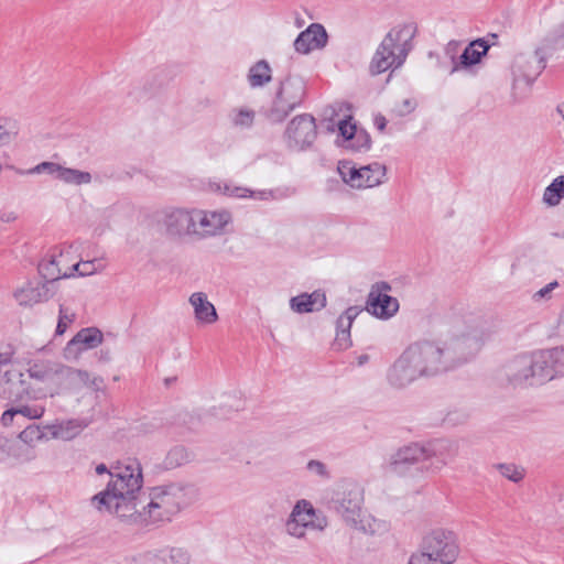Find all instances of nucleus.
<instances>
[{
  "mask_svg": "<svg viewBox=\"0 0 564 564\" xmlns=\"http://www.w3.org/2000/svg\"><path fill=\"white\" fill-rule=\"evenodd\" d=\"M115 471V480L94 502L110 517L128 524H148L171 521L194 499L193 489L182 484L153 487L142 499V467L139 460H129Z\"/></svg>",
  "mask_w": 564,
  "mask_h": 564,
  "instance_id": "1",
  "label": "nucleus"
},
{
  "mask_svg": "<svg viewBox=\"0 0 564 564\" xmlns=\"http://www.w3.org/2000/svg\"><path fill=\"white\" fill-rule=\"evenodd\" d=\"M458 364L438 343L420 339L400 352L387 369L386 380L392 389L403 390L452 371Z\"/></svg>",
  "mask_w": 564,
  "mask_h": 564,
  "instance_id": "2",
  "label": "nucleus"
},
{
  "mask_svg": "<svg viewBox=\"0 0 564 564\" xmlns=\"http://www.w3.org/2000/svg\"><path fill=\"white\" fill-rule=\"evenodd\" d=\"M513 386L542 387L564 377V346L535 349L516 356L506 366Z\"/></svg>",
  "mask_w": 564,
  "mask_h": 564,
  "instance_id": "3",
  "label": "nucleus"
},
{
  "mask_svg": "<svg viewBox=\"0 0 564 564\" xmlns=\"http://www.w3.org/2000/svg\"><path fill=\"white\" fill-rule=\"evenodd\" d=\"M419 550L437 564H454L460 556L457 532L447 525H435L422 535Z\"/></svg>",
  "mask_w": 564,
  "mask_h": 564,
  "instance_id": "4",
  "label": "nucleus"
},
{
  "mask_svg": "<svg viewBox=\"0 0 564 564\" xmlns=\"http://www.w3.org/2000/svg\"><path fill=\"white\" fill-rule=\"evenodd\" d=\"M327 519L318 512L306 499L295 502L284 522V532L295 540H305L310 533H317L325 530Z\"/></svg>",
  "mask_w": 564,
  "mask_h": 564,
  "instance_id": "5",
  "label": "nucleus"
},
{
  "mask_svg": "<svg viewBox=\"0 0 564 564\" xmlns=\"http://www.w3.org/2000/svg\"><path fill=\"white\" fill-rule=\"evenodd\" d=\"M406 35H409V31L403 29L392 30L388 33L372 57L370 72L373 75L381 74L403 64L409 48L406 40L401 41Z\"/></svg>",
  "mask_w": 564,
  "mask_h": 564,
  "instance_id": "6",
  "label": "nucleus"
},
{
  "mask_svg": "<svg viewBox=\"0 0 564 564\" xmlns=\"http://www.w3.org/2000/svg\"><path fill=\"white\" fill-rule=\"evenodd\" d=\"M305 82L299 76L285 78L276 90L275 97L267 110V118L272 123L282 122L303 100Z\"/></svg>",
  "mask_w": 564,
  "mask_h": 564,
  "instance_id": "7",
  "label": "nucleus"
},
{
  "mask_svg": "<svg viewBox=\"0 0 564 564\" xmlns=\"http://www.w3.org/2000/svg\"><path fill=\"white\" fill-rule=\"evenodd\" d=\"M17 349L13 345H0V398L21 400L30 394L24 373L13 365Z\"/></svg>",
  "mask_w": 564,
  "mask_h": 564,
  "instance_id": "8",
  "label": "nucleus"
},
{
  "mask_svg": "<svg viewBox=\"0 0 564 564\" xmlns=\"http://www.w3.org/2000/svg\"><path fill=\"white\" fill-rule=\"evenodd\" d=\"M76 250L72 246L55 247L40 261L39 272L50 283L74 276Z\"/></svg>",
  "mask_w": 564,
  "mask_h": 564,
  "instance_id": "9",
  "label": "nucleus"
},
{
  "mask_svg": "<svg viewBox=\"0 0 564 564\" xmlns=\"http://www.w3.org/2000/svg\"><path fill=\"white\" fill-rule=\"evenodd\" d=\"M338 173L343 181L352 188H370L384 183L387 169L383 164L375 162L357 167L351 161H340Z\"/></svg>",
  "mask_w": 564,
  "mask_h": 564,
  "instance_id": "10",
  "label": "nucleus"
},
{
  "mask_svg": "<svg viewBox=\"0 0 564 564\" xmlns=\"http://www.w3.org/2000/svg\"><path fill=\"white\" fill-rule=\"evenodd\" d=\"M232 217L227 209L194 208V237L209 238L225 234Z\"/></svg>",
  "mask_w": 564,
  "mask_h": 564,
  "instance_id": "11",
  "label": "nucleus"
},
{
  "mask_svg": "<svg viewBox=\"0 0 564 564\" xmlns=\"http://www.w3.org/2000/svg\"><path fill=\"white\" fill-rule=\"evenodd\" d=\"M63 366L51 360H35L28 368L29 377L44 384L40 393H33L32 398L41 399L54 397L61 392V377Z\"/></svg>",
  "mask_w": 564,
  "mask_h": 564,
  "instance_id": "12",
  "label": "nucleus"
},
{
  "mask_svg": "<svg viewBox=\"0 0 564 564\" xmlns=\"http://www.w3.org/2000/svg\"><path fill=\"white\" fill-rule=\"evenodd\" d=\"M52 296L51 283L37 279L21 282L12 292L15 303L24 308H32L37 304L45 303Z\"/></svg>",
  "mask_w": 564,
  "mask_h": 564,
  "instance_id": "13",
  "label": "nucleus"
},
{
  "mask_svg": "<svg viewBox=\"0 0 564 564\" xmlns=\"http://www.w3.org/2000/svg\"><path fill=\"white\" fill-rule=\"evenodd\" d=\"M316 123L311 115L294 117L288 124L285 135L288 145L295 150H304L316 139Z\"/></svg>",
  "mask_w": 564,
  "mask_h": 564,
  "instance_id": "14",
  "label": "nucleus"
},
{
  "mask_svg": "<svg viewBox=\"0 0 564 564\" xmlns=\"http://www.w3.org/2000/svg\"><path fill=\"white\" fill-rule=\"evenodd\" d=\"M161 224L171 237H194V208H165L162 212Z\"/></svg>",
  "mask_w": 564,
  "mask_h": 564,
  "instance_id": "15",
  "label": "nucleus"
},
{
  "mask_svg": "<svg viewBox=\"0 0 564 564\" xmlns=\"http://www.w3.org/2000/svg\"><path fill=\"white\" fill-rule=\"evenodd\" d=\"M390 286L387 283H379L371 288L366 308L380 319H389L399 311V301L389 294Z\"/></svg>",
  "mask_w": 564,
  "mask_h": 564,
  "instance_id": "16",
  "label": "nucleus"
},
{
  "mask_svg": "<svg viewBox=\"0 0 564 564\" xmlns=\"http://www.w3.org/2000/svg\"><path fill=\"white\" fill-rule=\"evenodd\" d=\"M364 488L356 481H343L339 491L337 492V512L341 519L347 521L352 519V516L357 513L364 507Z\"/></svg>",
  "mask_w": 564,
  "mask_h": 564,
  "instance_id": "17",
  "label": "nucleus"
},
{
  "mask_svg": "<svg viewBox=\"0 0 564 564\" xmlns=\"http://www.w3.org/2000/svg\"><path fill=\"white\" fill-rule=\"evenodd\" d=\"M22 445L14 446L13 457L21 463H30L36 458L35 445L50 440L46 425L31 424L18 435Z\"/></svg>",
  "mask_w": 564,
  "mask_h": 564,
  "instance_id": "18",
  "label": "nucleus"
},
{
  "mask_svg": "<svg viewBox=\"0 0 564 564\" xmlns=\"http://www.w3.org/2000/svg\"><path fill=\"white\" fill-rule=\"evenodd\" d=\"M102 340L104 335L98 328H83L66 344L63 357L68 361H76L83 352L97 348Z\"/></svg>",
  "mask_w": 564,
  "mask_h": 564,
  "instance_id": "19",
  "label": "nucleus"
},
{
  "mask_svg": "<svg viewBox=\"0 0 564 564\" xmlns=\"http://www.w3.org/2000/svg\"><path fill=\"white\" fill-rule=\"evenodd\" d=\"M545 55V45L534 44L532 47L516 54L512 61V69L514 73L524 76L536 75L544 68Z\"/></svg>",
  "mask_w": 564,
  "mask_h": 564,
  "instance_id": "20",
  "label": "nucleus"
},
{
  "mask_svg": "<svg viewBox=\"0 0 564 564\" xmlns=\"http://www.w3.org/2000/svg\"><path fill=\"white\" fill-rule=\"evenodd\" d=\"M429 451L419 443H412L399 448L390 459L392 473L406 475L410 468L420 462L429 458Z\"/></svg>",
  "mask_w": 564,
  "mask_h": 564,
  "instance_id": "21",
  "label": "nucleus"
},
{
  "mask_svg": "<svg viewBox=\"0 0 564 564\" xmlns=\"http://www.w3.org/2000/svg\"><path fill=\"white\" fill-rule=\"evenodd\" d=\"M338 137L336 143L346 150L360 152L368 150L370 147V138L366 131L358 129L351 122V119L340 120L338 122Z\"/></svg>",
  "mask_w": 564,
  "mask_h": 564,
  "instance_id": "22",
  "label": "nucleus"
},
{
  "mask_svg": "<svg viewBox=\"0 0 564 564\" xmlns=\"http://www.w3.org/2000/svg\"><path fill=\"white\" fill-rule=\"evenodd\" d=\"M357 514L358 516H352V519L345 521L352 530L371 535L382 534L389 531L388 521L376 517L365 507H362Z\"/></svg>",
  "mask_w": 564,
  "mask_h": 564,
  "instance_id": "23",
  "label": "nucleus"
},
{
  "mask_svg": "<svg viewBox=\"0 0 564 564\" xmlns=\"http://www.w3.org/2000/svg\"><path fill=\"white\" fill-rule=\"evenodd\" d=\"M193 308L194 319L198 326L213 325L218 321L215 305L208 300L204 292H194L188 299Z\"/></svg>",
  "mask_w": 564,
  "mask_h": 564,
  "instance_id": "24",
  "label": "nucleus"
},
{
  "mask_svg": "<svg viewBox=\"0 0 564 564\" xmlns=\"http://www.w3.org/2000/svg\"><path fill=\"white\" fill-rule=\"evenodd\" d=\"M327 43V33L321 24H311L294 41V48L301 54L322 48Z\"/></svg>",
  "mask_w": 564,
  "mask_h": 564,
  "instance_id": "25",
  "label": "nucleus"
},
{
  "mask_svg": "<svg viewBox=\"0 0 564 564\" xmlns=\"http://www.w3.org/2000/svg\"><path fill=\"white\" fill-rule=\"evenodd\" d=\"M90 421L87 419H70L55 421L46 424L50 440L72 441L77 437L88 425Z\"/></svg>",
  "mask_w": 564,
  "mask_h": 564,
  "instance_id": "26",
  "label": "nucleus"
},
{
  "mask_svg": "<svg viewBox=\"0 0 564 564\" xmlns=\"http://www.w3.org/2000/svg\"><path fill=\"white\" fill-rule=\"evenodd\" d=\"M143 564H191L189 553L182 547H170L155 553H149Z\"/></svg>",
  "mask_w": 564,
  "mask_h": 564,
  "instance_id": "27",
  "label": "nucleus"
},
{
  "mask_svg": "<svg viewBox=\"0 0 564 564\" xmlns=\"http://www.w3.org/2000/svg\"><path fill=\"white\" fill-rule=\"evenodd\" d=\"M326 305V296L324 293L315 291L311 294L302 293L290 300V307L293 312L303 314L322 310Z\"/></svg>",
  "mask_w": 564,
  "mask_h": 564,
  "instance_id": "28",
  "label": "nucleus"
},
{
  "mask_svg": "<svg viewBox=\"0 0 564 564\" xmlns=\"http://www.w3.org/2000/svg\"><path fill=\"white\" fill-rule=\"evenodd\" d=\"M62 383H66L67 387L72 389H78L80 387L98 388L101 380L98 377H91L87 371L63 366L61 384Z\"/></svg>",
  "mask_w": 564,
  "mask_h": 564,
  "instance_id": "29",
  "label": "nucleus"
},
{
  "mask_svg": "<svg viewBox=\"0 0 564 564\" xmlns=\"http://www.w3.org/2000/svg\"><path fill=\"white\" fill-rule=\"evenodd\" d=\"M129 460H138L137 458H131V457H128V458H124V459H121V460H118L116 462L115 464H112L109 468L105 465V464H98L96 467H95V473L99 476L101 475H107L109 477V480L106 485V487L100 490L99 492H97L96 495H94L91 498H90V506L94 510H96L98 513L100 514H104V516H110V513L108 511H105V510H101L98 508V506L94 502L95 498H97V496L104 494L105 491L108 490V488H110V485L112 484V481L115 480V471H118L119 468L118 467H121L123 465L127 464V462Z\"/></svg>",
  "mask_w": 564,
  "mask_h": 564,
  "instance_id": "30",
  "label": "nucleus"
},
{
  "mask_svg": "<svg viewBox=\"0 0 564 564\" xmlns=\"http://www.w3.org/2000/svg\"><path fill=\"white\" fill-rule=\"evenodd\" d=\"M564 200V175H558L544 188L541 203L547 208L557 207Z\"/></svg>",
  "mask_w": 564,
  "mask_h": 564,
  "instance_id": "31",
  "label": "nucleus"
},
{
  "mask_svg": "<svg viewBox=\"0 0 564 564\" xmlns=\"http://www.w3.org/2000/svg\"><path fill=\"white\" fill-rule=\"evenodd\" d=\"M229 121L235 128L249 129L256 119V111L247 106L232 108L229 112Z\"/></svg>",
  "mask_w": 564,
  "mask_h": 564,
  "instance_id": "32",
  "label": "nucleus"
},
{
  "mask_svg": "<svg viewBox=\"0 0 564 564\" xmlns=\"http://www.w3.org/2000/svg\"><path fill=\"white\" fill-rule=\"evenodd\" d=\"M224 193L231 197L252 198L256 200H269L274 197L270 189L251 191L247 187L225 185Z\"/></svg>",
  "mask_w": 564,
  "mask_h": 564,
  "instance_id": "33",
  "label": "nucleus"
},
{
  "mask_svg": "<svg viewBox=\"0 0 564 564\" xmlns=\"http://www.w3.org/2000/svg\"><path fill=\"white\" fill-rule=\"evenodd\" d=\"M106 268L107 261L105 257H98L86 261H78L76 259L74 264V276H89L105 271Z\"/></svg>",
  "mask_w": 564,
  "mask_h": 564,
  "instance_id": "34",
  "label": "nucleus"
},
{
  "mask_svg": "<svg viewBox=\"0 0 564 564\" xmlns=\"http://www.w3.org/2000/svg\"><path fill=\"white\" fill-rule=\"evenodd\" d=\"M272 78L271 68L264 61H259L250 67L248 82L251 87H261L268 84Z\"/></svg>",
  "mask_w": 564,
  "mask_h": 564,
  "instance_id": "35",
  "label": "nucleus"
},
{
  "mask_svg": "<svg viewBox=\"0 0 564 564\" xmlns=\"http://www.w3.org/2000/svg\"><path fill=\"white\" fill-rule=\"evenodd\" d=\"M488 46L484 41H474L464 50L463 54L460 55V63L465 66L474 65L480 61L481 56L486 54Z\"/></svg>",
  "mask_w": 564,
  "mask_h": 564,
  "instance_id": "36",
  "label": "nucleus"
},
{
  "mask_svg": "<svg viewBox=\"0 0 564 564\" xmlns=\"http://www.w3.org/2000/svg\"><path fill=\"white\" fill-rule=\"evenodd\" d=\"M91 180L93 177L89 172L66 166H64V170L59 177L61 182L76 186L89 184Z\"/></svg>",
  "mask_w": 564,
  "mask_h": 564,
  "instance_id": "37",
  "label": "nucleus"
},
{
  "mask_svg": "<svg viewBox=\"0 0 564 564\" xmlns=\"http://www.w3.org/2000/svg\"><path fill=\"white\" fill-rule=\"evenodd\" d=\"M19 133V124L12 118H0V147L12 142Z\"/></svg>",
  "mask_w": 564,
  "mask_h": 564,
  "instance_id": "38",
  "label": "nucleus"
},
{
  "mask_svg": "<svg viewBox=\"0 0 564 564\" xmlns=\"http://www.w3.org/2000/svg\"><path fill=\"white\" fill-rule=\"evenodd\" d=\"M416 107L415 100L406 95L395 97L392 111L398 116H406L411 113Z\"/></svg>",
  "mask_w": 564,
  "mask_h": 564,
  "instance_id": "39",
  "label": "nucleus"
},
{
  "mask_svg": "<svg viewBox=\"0 0 564 564\" xmlns=\"http://www.w3.org/2000/svg\"><path fill=\"white\" fill-rule=\"evenodd\" d=\"M74 321L75 313L65 305H59L58 321L55 330L56 335L62 336L63 334H65V332L74 323Z\"/></svg>",
  "mask_w": 564,
  "mask_h": 564,
  "instance_id": "40",
  "label": "nucleus"
},
{
  "mask_svg": "<svg viewBox=\"0 0 564 564\" xmlns=\"http://www.w3.org/2000/svg\"><path fill=\"white\" fill-rule=\"evenodd\" d=\"M361 313L359 306L348 307L337 319V330L350 332L355 318Z\"/></svg>",
  "mask_w": 564,
  "mask_h": 564,
  "instance_id": "41",
  "label": "nucleus"
},
{
  "mask_svg": "<svg viewBox=\"0 0 564 564\" xmlns=\"http://www.w3.org/2000/svg\"><path fill=\"white\" fill-rule=\"evenodd\" d=\"M188 458L189 455L184 447H174L167 453L165 458V465L169 468H174L186 463Z\"/></svg>",
  "mask_w": 564,
  "mask_h": 564,
  "instance_id": "42",
  "label": "nucleus"
},
{
  "mask_svg": "<svg viewBox=\"0 0 564 564\" xmlns=\"http://www.w3.org/2000/svg\"><path fill=\"white\" fill-rule=\"evenodd\" d=\"M64 170V165H61L55 162H42L34 166L30 172L33 174L47 173L53 175L56 180L59 181L61 174Z\"/></svg>",
  "mask_w": 564,
  "mask_h": 564,
  "instance_id": "43",
  "label": "nucleus"
},
{
  "mask_svg": "<svg viewBox=\"0 0 564 564\" xmlns=\"http://www.w3.org/2000/svg\"><path fill=\"white\" fill-rule=\"evenodd\" d=\"M500 474L507 479L518 482L524 477V470L513 464H501L498 466Z\"/></svg>",
  "mask_w": 564,
  "mask_h": 564,
  "instance_id": "44",
  "label": "nucleus"
},
{
  "mask_svg": "<svg viewBox=\"0 0 564 564\" xmlns=\"http://www.w3.org/2000/svg\"><path fill=\"white\" fill-rule=\"evenodd\" d=\"M558 286V283L557 281H552L550 282L549 284H546L545 286L541 288L539 291H536L533 295H532V299L534 302H543V301H547L552 297V293L553 291Z\"/></svg>",
  "mask_w": 564,
  "mask_h": 564,
  "instance_id": "45",
  "label": "nucleus"
},
{
  "mask_svg": "<svg viewBox=\"0 0 564 564\" xmlns=\"http://www.w3.org/2000/svg\"><path fill=\"white\" fill-rule=\"evenodd\" d=\"M15 412L18 415H23L28 419L34 420V419H40L43 416L44 408L43 406L23 405L20 408H15Z\"/></svg>",
  "mask_w": 564,
  "mask_h": 564,
  "instance_id": "46",
  "label": "nucleus"
},
{
  "mask_svg": "<svg viewBox=\"0 0 564 564\" xmlns=\"http://www.w3.org/2000/svg\"><path fill=\"white\" fill-rule=\"evenodd\" d=\"M15 447L12 445L10 438L0 435V463L4 462L7 457L13 456Z\"/></svg>",
  "mask_w": 564,
  "mask_h": 564,
  "instance_id": "47",
  "label": "nucleus"
},
{
  "mask_svg": "<svg viewBox=\"0 0 564 564\" xmlns=\"http://www.w3.org/2000/svg\"><path fill=\"white\" fill-rule=\"evenodd\" d=\"M307 469L310 473L321 477V478H329V473L327 470V467L324 463L319 460H310L307 463Z\"/></svg>",
  "mask_w": 564,
  "mask_h": 564,
  "instance_id": "48",
  "label": "nucleus"
},
{
  "mask_svg": "<svg viewBox=\"0 0 564 564\" xmlns=\"http://www.w3.org/2000/svg\"><path fill=\"white\" fill-rule=\"evenodd\" d=\"M335 346L339 350L348 349L351 346L350 332H336Z\"/></svg>",
  "mask_w": 564,
  "mask_h": 564,
  "instance_id": "49",
  "label": "nucleus"
},
{
  "mask_svg": "<svg viewBox=\"0 0 564 564\" xmlns=\"http://www.w3.org/2000/svg\"><path fill=\"white\" fill-rule=\"evenodd\" d=\"M408 564H437L433 560H431L429 556H426L424 553H422L419 549L416 552H414Z\"/></svg>",
  "mask_w": 564,
  "mask_h": 564,
  "instance_id": "50",
  "label": "nucleus"
},
{
  "mask_svg": "<svg viewBox=\"0 0 564 564\" xmlns=\"http://www.w3.org/2000/svg\"><path fill=\"white\" fill-rule=\"evenodd\" d=\"M15 415H18L15 412V408L4 411L1 416L2 425H4V426L11 425Z\"/></svg>",
  "mask_w": 564,
  "mask_h": 564,
  "instance_id": "51",
  "label": "nucleus"
},
{
  "mask_svg": "<svg viewBox=\"0 0 564 564\" xmlns=\"http://www.w3.org/2000/svg\"><path fill=\"white\" fill-rule=\"evenodd\" d=\"M375 126L379 131H383L387 126V120L383 116L378 115L375 117Z\"/></svg>",
  "mask_w": 564,
  "mask_h": 564,
  "instance_id": "52",
  "label": "nucleus"
},
{
  "mask_svg": "<svg viewBox=\"0 0 564 564\" xmlns=\"http://www.w3.org/2000/svg\"><path fill=\"white\" fill-rule=\"evenodd\" d=\"M560 325L562 327H564V311H563V313L561 314V317H560Z\"/></svg>",
  "mask_w": 564,
  "mask_h": 564,
  "instance_id": "53",
  "label": "nucleus"
},
{
  "mask_svg": "<svg viewBox=\"0 0 564 564\" xmlns=\"http://www.w3.org/2000/svg\"><path fill=\"white\" fill-rule=\"evenodd\" d=\"M15 219V216L13 214H10L8 217H7V220H13Z\"/></svg>",
  "mask_w": 564,
  "mask_h": 564,
  "instance_id": "54",
  "label": "nucleus"
},
{
  "mask_svg": "<svg viewBox=\"0 0 564 564\" xmlns=\"http://www.w3.org/2000/svg\"><path fill=\"white\" fill-rule=\"evenodd\" d=\"M365 359H367V356H364V358H361L360 364H364Z\"/></svg>",
  "mask_w": 564,
  "mask_h": 564,
  "instance_id": "55",
  "label": "nucleus"
},
{
  "mask_svg": "<svg viewBox=\"0 0 564 564\" xmlns=\"http://www.w3.org/2000/svg\"><path fill=\"white\" fill-rule=\"evenodd\" d=\"M365 359H367V356H364V358H361L360 364H364Z\"/></svg>",
  "mask_w": 564,
  "mask_h": 564,
  "instance_id": "56",
  "label": "nucleus"
},
{
  "mask_svg": "<svg viewBox=\"0 0 564 564\" xmlns=\"http://www.w3.org/2000/svg\"><path fill=\"white\" fill-rule=\"evenodd\" d=\"M365 359H367V356H364V358H361L360 364H364Z\"/></svg>",
  "mask_w": 564,
  "mask_h": 564,
  "instance_id": "57",
  "label": "nucleus"
}]
</instances>
